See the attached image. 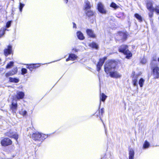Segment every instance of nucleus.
<instances>
[{
	"instance_id": "41",
	"label": "nucleus",
	"mask_w": 159,
	"mask_h": 159,
	"mask_svg": "<svg viewBox=\"0 0 159 159\" xmlns=\"http://www.w3.org/2000/svg\"><path fill=\"white\" fill-rule=\"evenodd\" d=\"M100 112L101 115H103V113H104V108H102L101 109L100 111Z\"/></svg>"
},
{
	"instance_id": "36",
	"label": "nucleus",
	"mask_w": 159,
	"mask_h": 159,
	"mask_svg": "<svg viewBox=\"0 0 159 159\" xmlns=\"http://www.w3.org/2000/svg\"><path fill=\"white\" fill-rule=\"evenodd\" d=\"M14 75L11 71H9L5 75L7 77H8L10 76H11Z\"/></svg>"
},
{
	"instance_id": "40",
	"label": "nucleus",
	"mask_w": 159,
	"mask_h": 159,
	"mask_svg": "<svg viewBox=\"0 0 159 159\" xmlns=\"http://www.w3.org/2000/svg\"><path fill=\"white\" fill-rule=\"evenodd\" d=\"M154 11H150V12L149 13V17L152 18L153 15V12Z\"/></svg>"
},
{
	"instance_id": "27",
	"label": "nucleus",
	"mask_w": 159,
	"mask_h": 159,
	"mask_svg": "<svg viewBox=\"0 0 159 159\" xmlns=\"http://www.w3.org/2000/svg\"><path fill=\"white\" fill-rule=\"evenodd\" d=\"M134 16L139 21H141L142 20V18L141 16L139 14L136 13L135 14Z\"/></svg>"
},
{
	"instance_id": "28",
	"label": "nucleus",
	"mask_w": 159,
	"mask_h": 159,
	"mask_svg": "<svg viewBox=\"0 0 159 159\" xmlns=\"http://www.w3.org/2000/svg\"><path fill=\"white\" fill-rule=\"evenodd\" d=\"M145 80L142 78H141L139 80V84L141 87H143L144 83Z\"/></svg>"
},
{
	"instance_id": "39",
	"label": "nucleus",
	"mask_w": 159,
	"mask_h": 159,
	"mask_svg": "<svg viewBox=\"0 0 159 159\" xmlns=\"http://www.w3.org/2000/svg\"><path fill=\"white\" fill-rule=\"evenodd\" d=\"M147 62V60L145 58H143L141 60V63L143 64H144L146 63Z\"/></svg>"
},
{
	"instance_id": "15",
	"label": "nucleus",
	"mask_w": 159,
	"mask_h": 159,
	"mask_svg": "<svg viewBox=\"0 0 159 159\" xmlns=\"http://www.w3.org/2000/svg\"><path fill=\"white\" fill-rule=\"evenodd\" d=\"M86 33L89 37L93 38L96 37L95 34L94 33L93 31L92 30L87 29L86 30Z\"/></svg>"
},
{
	"instance_id": "22",
	"label": "nucleus",
	"mask_w": 159,
	"mask_h": 159,
	"mask_svg": "<svg viewBox=\"0 0 159 159\" xmlns=\"http://www.w3.org/2000/svg\"><path fill=\"white\" fill-rule=\"evenodd\" d=\"M85 13L87 16L89 17L94 15L93 12L90 10L86 11H85Z\"/></svg>"
},
{
	"instance_id": "46",
	"label": "nucleus",
	"mask_w": 159,
	"mask_h": 159,
	"mask_svg": "<svg viewBox=\"0 0 159 159\" xmlns=\"http://www.w3.org/2000/svg\"><path fill=\"white\" fill-rule=\"evenodd\" d=\"M158 61L159 62V58H158Z\"/></svg>"
},
{
	"instance_id": "47",
	"label": "nucleus",
	"mask_w": 159,
	"mask_h": 159,
	"mask_svg": "<svg viewBox=\"0 0 159 159\" xmlns=\"http://www.w3.org/2000/svg\"><path fill=\"white\" fill-rule=\"evenodd\" d=\"M55 61H54V62H55Z\"/></svg>"
},
{
	"instance_id": "34",
	"label": "nucleus",
	"mask_w": 159,
	"mask_h": 159,
	"mask_svg": "<svg viewBox=\"0 0 159 159\" xmlns=\"http://www.w3.org/2000/svg\"><path fill=\"white\" fill-rule=\"evenodd\" d=\"M13 75L16 74L17 72V67L14 68L11 70Z\"/></svg>"
},
{
	"instance_id": "26",
	"label": "nucleus",
	"mask_w": 159,
	"mask_h": 159,
	"mask_svg": "<svg viewBox=\"0 0 159 159\" xmlns=\"http://www.w3.org/2000/svg\"><path fill=\"white\" fill-rule=\"evenodd\" d=\"M14 62L13 61H11L8 63L6 66L7 69H9L12 67L14 65Z\"/></svg>"
},
{
	"instance_id": "30",
	"label": "nucleus",
	"mask_w": 159,
	"mask_h": 159,
	"mask_svg": "<svg viewBox=\"0 0 159 159\" xmlns=\"http://www.w3.org/2000/svg\"><path fill=\"white\" fill-rule=\"evenodd\" d=\"M110 7L114 8L115 9H116L119 7L118 6L116 3L113 2H112L111 3V4L110 5Z\"/></svg>"
},
{
	"instance_id": "35",
	"label": "nucleus",
	"mask_w": 159,
	"mask_h": 159,
	"mask_svg": "<svg viewBox=\"0 0 159 159\" xmlns=\"http://www.w3.org/2000/svg\"><path fill=\"white\" fill-rule=\"evenodd\" d=\"M154 11H155L157 14H159V6H156L154 8Z\"/></svg>"
},
{
	"instance_id": "20",
	"label": "nucleus",
	"mask_w": 159,
	"mask_h": 159,
	"mask_svg": "<svg viewBox=\"0 0 159 159\" xmlns=\"http://www.w3.org/2000/svg\"><path fill=\"white\" fill-rule=\"evenodd\" d=\"M107 97V96L104 93H102V94H100V105H101V101H102L103 102H105Z\"/></svg>"
},
{
	"instance_id": "44",
	"label": "nucleus",
	"mask_w": 159,
	"mask_h": 159,
	"mask_svg": "<svg viewBox=\"0 0 159 159\" xmlns=\"http://www.w3.org/2000/svg\"><path fill=\"white\" fill-rule=\"evenodd\" d=\"M101 120H102V123H103V125H104V128H105V133H106V132H106V127H105V125H104V123H103V121H102V119H101Z\"/></svg>"
},
{
	"instance_id": "48",
	"label": "nucleus",
	"mask_w": 159,
	"mask_h": 159,
	"mask_svg": "<svg viewBox=\"0 0 159 159\" xmlns=\"http://www.w3.org/2000/svg\"><path fill=\"white\" fill-rule=\"evenodd\" d=\"M55 61H54V62H55Z\"/></svg>"
},
{
	"instance_id": "33",
	"label": "nucleus",
	"mask_w": 159,
	"mask_h": 159,
	"mask_svg": "<svg viewBox=\"0 0 159 159\" xmlns=\"http://www.w3.org/2000/svg\"><path fill=\"white\" fill-rule=\"evenodd\" d=\"M24 6H25L24 4H22L20 2V5H19V10H20V12H21L22 11V8Z\"/></svg>"
},
{
	"instance_id": "10",
	"label": "nucleus",
	"mask_w": 159,
	"mask_h": 159,
	"mask_svg": "<svg viewBox=\"0 0 159 159\" xmlns=\"http://www.w3.org/2000/svg\"><path fill=\"white\" fill-rule=\"evenodd\" d=\"M110 76L112 78H119L121 77V75L118 72L115 70L112 71L110 74Z\"/></svg>"
},
{
	"instance_id": "7",
	"label": "nucleus",
	"mask_w": 159,
	"mask_h": 159,
	"mask_svg": "<svg viewBox=\"0 0 159 159\" xmlns=\"http://www.w3.org/2000/svg\"><path fill=\"white\" fill-rule=\"evenodd\" d=\"M5 135L7 136L15 139L17 141V140L18 138V135L17 133H14L12 131H10L6 133Z\"/></svg>"
},
{
	"instance_id": "4",
	"label": "nucleus",
	"mask_w": 159,
	"mask_h": 159,
	"mask_svg": "<svg viewBox=\"0 0 159 159\" xmlns=\"http://www.w3.org/2000/svg\"><path fill=\"white\" fill-rule=\"evenodd\" d=\"M156 60L153 58V60L151 63V68L153 70V75L155 76V78H159V68L156 65L154 66L153 64L156 62Z\"/></svg>"
},
{
	"instance_id": "45",
	"label": "nucleus",
	"mask_w": 159,
	"mask_h": 159,
	"mask_svg": "<svg viewBox=\"0 0 159 159\" xmlns=\"http://www.w3.org/2000/svg\"><path fill=\"white\" fill-rule=\"evenodd\" d=\"M66 3H67L68 2V0H64Z\"/></svg>"
},
{
	"instance_id": "11",
	"label": "nucleus",
	"mask_w": 159,
	"mask_h": 159,
	"mask_svg": "<svg viewBox=\"0 0 159 159\" xmlns=\"http://www.w3.org/2000/svg\"><path fill=\"white\" fill-rule=\"evenodd\" d=\"M12 52V46L9 45L8 46L7 48L4 50V54L6 56H7L9 54H11Z\"/></svg>"
},
{
	"instance_id": "37",
	"label": "nucleus",
	"mask_w": 159,
	"mask_h": 159,
	"mask_svg": "<svg viewBox=\"0 0 159 159\" xmlns=\"http://www.w3.org/2000/svg\"><path fill=\"white\" fill-rule=\"evenodd\" d=\"M6 30V29L5 30L4 29H2L0 30V38L5 33V30Z\"/></svg>"
},
{
	"instance_id": "9",
	"label": "nucleus",
	"mask_w": 159,
	"mask_h": 159,
	"mask_svg": "<svg viewBox=\"0 0 159 159\" xmlns=\"http://www.w3.org/2000/svg\"><path fill=\"white\" fill-rule=\"evenodd\" d=\"M127 35L125 33L120 32L118 35V38L119 39H121L122 41L125 40L127 38Z\"/></svg>"
},
{
	"instance_id": "6",
	"label": "nucleus",
	"mask_w": 159,
	"mask_h": 159,
	"mask_svg": "<svg viewBox=\"0 0 159 159\" xmlns=\"http://www.w3.org/2000/svg\"><path fill=\"white\" fill-rule=\"evenodd\" d=\"M107 59V57H104L100 59L97 65V70L99 71L101 69L102 66L103 65L105 60Z\"/></svg>"
},
{
	"instance_id": "13",
	"label": "nucleus",
	"mask_w": 159,
	"mask_h": 159,
	"mask_svg": "<svg viewBox=\"0 0 159 159\" xmlns=\"http://www.w3.org/2000/svg\"><path fill=\"white\" fill-rule=\"evenodd\" d=\"M28 66L27 68L29 69L32 72L34 69H35L36 68L38 67L39 66V65H38L36 64H27Z\"/></svg>"
},
{
	"instance_id": "2",
	"label": "nucleus",
	"mask_w": 159,
	"mask_h": 159,
	"mask_svg": "<svg viewBox=\"0 0 159 159\" xmlns=\"http://www.w3.org/2000/svg\"><path fill=\"white\" fill-rule=\"evenodd\" d=\"M48 134H45L39 132L33 133L32 136V139L35 141H41V142L48 137Z\"/></svg>"
},
{
	"instance_id": "32",
	"label": "nucleus",
	"mask_w": 159,
	"mask_h": 159,
	"mask_svg": "<svg viewBox=\"0 0 159 159\" xmlns=\"http://www.w3.org/2000/svg\"><path fill=\"white\" fill-rule=\"evenodd\" d=\"M21 74L23 75H25V74H26L27 72V70L25 68H22L21 70Z\"/></svg>"
},
{
	"instance_id": "43",
	"label": "nucleus",
	"mask_w": 159,
	"mask_h": 159,
	"mask_svg": "<svg viewBox=\"0 0 159 159\" xmlns=\"http://www.w3.org/2000/svg\"><path fill=\"white\" fill-rule=\"evenodd\" d=\"M72 50L73 51H74L75 52H77L78 51V50L76 49V48H73Z\"/></svg>"
},
{
	"instance_id": "14",
	"label": "nucleus",
	"mask_w": 159,
	"mask_h": 159,
	"mask_svg": "<svg viewBox=\"0 0 159 159\" xmlns=\"http://www.w3.org/2000/svg\"><path fill=\"white\" fill-rule=\"evenodd\" d=\"M78 57L74 54L71 53L69 54V57L66 59V61H67L69 60L74 61Z\"/></svg>"
},
{
	"instance_id": "42",
	"label": "nucleus",
	"mask_w": 159,
	"mask_h": 159,
	"mask_svg": "<svg viewBox=\"0 0 159 159\" xmlns=\"http://www.w3.org/2000/svg\"><path fill=\"white\" fill-rule=\"evenodd\" d=\"M73 27L74 28H76V25L74 22H73Z\"/></svg>"
},
{
	"instance_id": "8",
	"label": "nucleus",
	"mask_w": 159,
	"mask_h": 159,
	"mask_svg": "<svg viewBox=\"0 0 159 159\" xmlns=\"http://www.w3.org/2000/svg\"><path fill=\"white\" fill-rule=\"evenodd\" d=\"M98 11L102 14H106V11L104 8L103 4L101 2H99L98 5Z\"/></svg>"
},
{
	"instance_id": "12",
	"label": "nucleus",
	"mask_w": 159,
	"mask_h": 159,
	"mask_svg": "<svg viewBox=\"0 0 159 159\" xmlns=\"http://www.w3.org/2000/svg\"><path fill=\"white\" fill-rule=\"evenodd\" d=\"M17 105L16 102L14 103L12 102L10 106L11 110L14 113H15L17 110Z\"/></svg>"
},
{
	"instance_id": "18",
	"label": "nucleus",
	"mask_w": 159,
	"mask_h": 159,
	"mask_svg": "<svg viewBox=\"0 0 159 159\" xmlns=\"http://www.w3.org/2000/svg\"><path fill=\"white\" fill-rule=\"evenodd\" d=\"M76 35L78 38L80 40H83L84 39V37L83 33L80 31H78L76 33Z\"/></svg>"
},
{
	"instance_id": "38",
	"label": "nucleus",
	"mask_w": 159,
	"mask_h": 159,
	"mask_svg": "<svg viewBox=\"0 0 159 159\" xmlns=\"http://www.w3.org/2000/svg\"><path fill=\"white\" fill-rule=\"evenodd\" d=\"M11 21H8L6 24V27L7 28L9 27L11 25Z\"/></svg>"
},
{
	"instance_id": "17",
	"label": "nucleus",
	"mask_w": 159,
	"mask_h": 159,
	"mask_svg": "<svg viewBox=\"0 0 159 159\" xmlns=\"http://www.w3.org/2000/svg\"><path fill=\"white\" fill-rule=\"evenodd\" d=\"M147 9L150 11H154V8L152 7V4L151 2H148L147 4Z\"/></svg>"
},
{
	"instance_id": "21",
	"label": "nucleus",
	"mask_w": 159,
	"mask_h": 159,
	"mask_svg": "<svg viewBox=\"0 0 159 159\" xmlns=\"http://www.w3.org/2000/svg\"><path fill=\"white\" fill-rule=\"evenodd\" d=\"M85 5L84 6V10H86V11L89 10V9L91 7L90 2L87 1L85 2Z\"/></svg>"
},
{
	"instance_id": "1",
	"label": "nucleus",
	"mask_w": 159,
	"mask_h": 159,
	"mask_svg": "<svg viewBox=\"0 0 159 159\" xmlns=\"http://www.w3.org/2000/svg\"><path fill=\"white\" fill-rule=\"evenodd\" d=\"M116 65V63L114 61H107L104 66L105 72L107 74H110L115 70V68Z\"/></svg>"
},
{
	"instance_id": "16",
	"label": "nucleus",
	"mask_w": 159,
	"mask_h": 159,
	"mask_svg": "<svg viewBox=\"0 0 159 159\" xmlns=\"http://www.w3.org/2000/svg\"><path fill=\"white\" fill-rule=\"evenodd\" d=\"M25 96V94L24 93L22 92H17V94L16 95V97L17 99H22L24 98Z\"/></svg>"
},
{
	"instance_id": "29",
	"label": "nucleus",
	"mask_w": 159,
	"mask_h": 159,
	"mask_svg": "<svg viewBox=\"0 0 159 159\" xmlns=\"http://www.w3.org/2000/svg\"><path fill=\"white\" fill-rule=\"evenodd\" d=\"M137 78L136 77H133V85L135 86H138V85Z\"/></svg>"
},
{
	"instance_id": "23",
	"label": "nucleus",
	"mask_w": 159,
	"mask_h": 159,
	"mask_svg": "<svg viewBox=\"0 0 159 159\" xmlns=\"http://www.w3.org/2000/svg\"><path fill=\"white\" fill-rule=\"evenodd\" d=\"M150 146L149 143L146 140L144 142V143L143 145V149L148 148Z\"/></svg>"
},
{
	"instance_id": "24",
	"label": "nucleus",
	"mask_w": 159,
	"mask_h": 159,
	"mask_svg": "<svg viewBox=\"0 0 159 159\" xmlns=\"http://www.w3.org/2000/svg\"><path fill=\"white\" fill-rule=\"evenodd\" d=\"M9 81L10 82L17 83L19 82V80L18 79L15 78H12L11 77H10Z\"/></svg>"
},
{
	"instance_id": "19",
	"label": "nucleus",
	"mask_w": 159,
	"mask_h": 159,
	"mask_svg": "<svg viewBox=\"0 0 159 159\" xmlns=\"http://www.w3.org/2000/svg\"><path fill=\"white\" fill-rule=\"evenodd\" d=\"M134 153L133 149H130L129 151V159H134Z\"/></svg>"
},
{
	"instance_id": "25",
	"label": "nucleus",
	"mask_w": 159,
	"mask_h": 159,
	"mask_svg": "<svg viewBox=\"0 0 159 159\" xmlns=\"http://www.w3.org/2000/svg\"><path fill=\"white\" fill-rule=\"evenodd\" d=\"M89 46L93 48L97 49L98 48V45L94 42H93L90 44Z\"/></svg>"
},
{
	"instance_id": "31",
	"label": "nucleus",
	"mask_w": 159,
	"mask_h": 159,
	"mask_svg": "<svg viewBox=\"0 0 159 159\" xmlns=\"http://www.w3.org/2000/svg\"><path fill=\"white\" fill-rule=\"evenodd\" d=\"M19 113L22 115L23 116H24L26 115L27 114V112L25 110H22L21 111L19 112Z\"/></svg>"
},
{
	"instance_id": "5",
	"label": "nucleus",
	"mask_w": 159,
	"mask_h": 159,
	"mask_svg": "<svg viewBox=\"0 0 159 159\" xmlns=\"http://www.w3.org/2000/svg\"><path fill=\"white\" fill-rule=\"evenodd\" d=\"M12 143L11 140L8 138H4L1 141L2 146L4 147L11 145Z\"/></svg>"
},
{
	"instance_id": "3",
	"label": "nucleus",
	"mask_w": 159,
	"mask_h": 159,
	"mask_svg": "<svg viewBox=\"0 0 159 159\" xmlns=\"http://www.w3.org/2000/svg\"><path fill=\"white\" fill-rule=\"evenodd\" d=\"M119 51L120 52L125 55H126V57L127 58L129 59L132 56V53L128 50L127 45H124L121 46L119 48Z\"/></svg>"
}]
</instances>
